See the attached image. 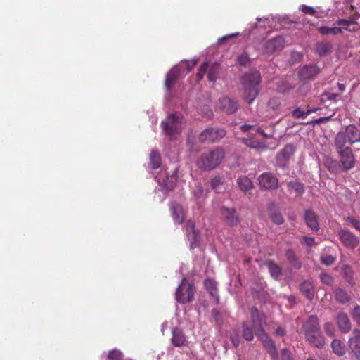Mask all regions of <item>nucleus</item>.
<instances>
[{
  "label": "nucleus",
  "instance_id": "nucleus-1",
  "mask_svg": "<svg viewBox=\"0 0 360 360\" xmlns=\"http://www.w3.org/2000/svg\"><path fill=\"white\" fill-rule=\"evenodd\" d=\"M255 335L261 340L264 348L271 356L273 360H278V353L273 340L269 338L264 329L265 316L257 308L252 307L250 310Z\"/></svg>",
  "mask_w": 360,
  "mask_h": 360
},
{
  "label": "nucleus",
  "instance_id": "nucleus-2",
  "mask_svg": "<svg viewBox=\"0 0 360 360\" xmlns=\"http://www.w3.org/2000/svg\"><path fill=\"white\" fill-rule=\"evenodd\" d=\"M305 340L317 348H322L325 339L321 331L319 319L316 316H309L301 328Z\"/></svg>",
  "mask_w": 360,
  "mask_h": 360
},
{
  "label": "nucleus",
  "instance_id": "nucleus-3",
  "mask_svg": "<svg viewBox=\"0 0 360 360\" xmlns=\"http://www.w3.org/2000/svg\"><path fill=\"white\" fill-rule=\"evenodd\" d=\"M260 83L261 75L257 70H250L243 75L241 84L243 89V99L248 103H252L258 96Z\"/></svg>",
  "mask_w": 360,
  "mask_h": 360
},
{
  "label": "nucleus",
  "instance_id": "nucleus-4",
  "mask_svg": "<svg viewBox=\"0 0 360 360\" xmlns=\"http://www.w3.org/2000/svg\"><path fill=\"white\" fill-rule=\"evenodd\" d=\"M225 155L224 150L216 148L208 152L203 153L196 160L198 167L204 171H210L218 167Z\"/></svg>",
  "mask_w": 360,
  "mask_h": 360
},
{
  "label": "nucleus",
  "instance_id": "nucleus-5",
  "mask_svg": "<svg viewBox=\"0 0 360 360\" xmlns=\"http://www.w3.org/2000/svg\"><path fill=\"white\" fill-rule=\"evenodd\" d=\"M335 146L339 155L341 171L347 172L352 169L355 165V158L350 146L344 145L341 136L338 138V143L335 142Z\"/></svg>",
  "mask_w": 360,
  "mask_h": 360
},
{
  "label": "nucleus",
  "instance_id": "nucleus-6",
  "mask_svg": "<svg viewBox=\"0 0 360 360\" xmlns=\"http://www.w3.org/2000/svg\"><path fill=\"white\" fill-rule=\"evenodd\" d=\"M161 125L165 134L172 139L181 132L184 125L183 117L178 113L171 114L162 121Z\"/></svg>",
  "mask_w": 360,
  "mask_h": 360
},
{
  "label": "nucleus",
  "instance_id": "nucleus-7",
  "mask_svg": "<svg viewBox=\"0 0 360 360\" xmlns=\"http://www.w3.org/2000/svg\"><path fill=\"white\" fill-rule=\"evenodd\" d=\"M195 288L186 278H183L176 292V300L178 302L186 304L194 299Z\"/></svg>",
  "mask_w": 360,
  "mask_h": 360
},
{
  "label": "nucleus",
  "instance_id": "nucleus-8",
  "mask_svg": "<svg viewBox=\"0 0 360 360\" xmlns=\"http://www.w3.org/2000/svg\"><path fill=\"white\" fill-rule=\"evenodd\" d=\"M340 136L344 140V145L345 146L360 142V131L354 125H349L346 127L345 131L338 132L335 138V143H338Z\"/></svg>",
  "mask_w": 360,
  "mask_h": 360
},
{
  "label": "nucleus",
  "instance_id": "nucleus-9",
  "mask_svg": "<svg viewBox=\"0 0 360 360\" xmlns=\"http://www.w3.org/2000/svg\"><path fill=\"white\" fill-rule=\"evenodd\" d=\"M226 135V131L220 128L208 127L202 131L198 137L201 143L218 141Z\"/></svg>",
  "mask_w": 360,
  "mask_h": 360
},
{
  "label": "nucleus",
  "instance_id": "nucleus-10",
  "mask_svg": "<svg viewBox=\"0 0 360 360\" xmlns=\"http://www.w3.org/2000/svg\"><path fill=\"white\" fill-rule=\"evenodd\" d=\"M220 214L224 222L229 226H236L240 222V217L234 207L222 206L220 208Z\"/></svg>",
  "mask_w": 360,
  "mask_h": 360
},
{
  "label": "nucleus",
  "instance_id": "nucleus-11",
  "mask_svg": "<svg viewBox=\"0 0 360 360\" xmlns=\"http://www.w3.org/2000/svg\"><path fill=\"white\" fill-rule=\"evenodd\" d=\"M295 151V149L292 144H286L276 155L277 165L281 168L287 167Z\"/></svg>",
  "mask_w": 360,
  "mask_h": 360
},
{
  "label": "nucleus",
  "instance_id": "nucleus-12",
  "mask_svg": "<svg viewBox=\"0 0 360 360\" xmlns=\"http://www.w3.org/2000/svg\"><path fill=\"white\" fill-rule=\"evenodd\" d=\"M259 185L264 190H276L278 188V180L270 172H264L258 177Z\"/></svg>",
  "mask_w": 360,
  "mask_h": 360
},
{
  "label": "nucleus",
  "instance_id": "nucleus-13",
  "mask_svg": "<svg viewBox=\"0 0 360 360\" xmlns=\"http://www.w3.org/2000/svg\"><path fill=\"white\" fill-rule=\"evenodd\" d=\"M284 38L281 36H277L264 42V50L266 53H273L276 51H281L284 48Z\"/></svg>",
  "mask_w": 360,
  "mask_h": 360
},
{
  "label": "nucleus",
  "instance_id": "nucleus-14",
  "mask_svg": "<svg viewBox=\"0 0 360 360\" xmlns=\"http://www.w3.org/2000/svg\"><path fill=\"white\" fill-rule=\"evenodd\" d=\"M186 236L190 241V247L191 249L196 248L198 245L200 240V232L195 229V224L191 220L186 222Z\"/></svg>",
  "mask_w": 360,
  "mask_h": 360
},
{
  "label": "nucleus",
  "instance_id": "nucleus-15",
  "mask_svg": "<svg viewBox=\"0 0 360 360\" xmlns=\"http://www.w3.org/2000/svg\"><path fill=\"white\" fill-rule=\"evenodd\" d=\"M341 242L349 248H354L359 245V239L350 231L341 229L338 232Z\"/></svg>",
  "mask_w": 360,
  "mask_h": 360
},
{
  "label": "nucleus",
  "instance_id": "nucleus-16",
  "mask_svg": "<svg viewBox=\"0 0 360 360\" xmlns=\"http://www.w3.org/2000/svg\"><path fill=\"white\" fill-rule=\"evenodd\" d=\"M349 347L357 360H360V330L355 328L349 339Z\"/></svg>",
  "mask_w": 360,
  "mask_h": 360
},
{
  "label": "nucleus",
  "instance_id": "nucleus-17",
  "mask_svg": "<svg viewBox=\"0 0 360 360\" xmlns=\"http://www.w3.org/2000/svg\"><path fill=\"white\" fill-rule=\"evenodd\" d=\"M180 74L181 70L178 66H174L167 72L165 82V87L167 91L172 89L179 77Z\"/></svg>",
  "mask_w": 360,
  "mask_h": 360
},
{
  "label": "nucleus",
  "instance_id": "nucleus-18",
  "mask_svg": "<svg viewBox=\"0 0 360 360\" xmlns=\"http://www.w3.org/2000/svg\"><path fill=\"white\" fill-rule=\"evenodd\" d=\"M304 219L306 224L314 231L319 230V224L318 221V216L311 210L304 211Z\"/></svg>",
  "mask_w": 360,
  "mask_h": 360
},
{
  "label": "nucleus",
  "instance_id": "nucleus-19",
  "mask_svg": "<svg viewBox=\"0 0 360 360\" xmlns=\"http://www.w3.org/2000/svg\"><path fill=\"white\" fill-rule=\"evenodd\" d=\"M219 107L227 114H232L238 109V104L236 101L228 97L219 100Z\"/></svg>",
  "mask_w": 360,
  "mask_h": 360
},
{
  "label": "nucleus",
  "instance_id": "nucleus-20",
  "mask_svg": "<svg viewBox=\"0 0 360 360\" xmlns=\"http://www.w3.org/2000/svg\"><path fill=\"white\" fill-rule=\"evenodd\" d=\"M170 210L174 222L181 224L185 219V214L182 206L176 202H173L170 205Z\"/></svg>",
  "mask_w": 360,
  "mask_h": 360
},
{
  "label": "nucleus",
  "instance_id": "nucleus-21",
  "mask_svg": "<svg viewBox=\"0 0 360 360\" xmlns=\"http://www.w3.org/2000/svg\"><path fill=\"white\" fill-rule=\"evenodd\" d=\"M267 210L272 222L281 225L284 222V219L274 202L269 204Z\"/></svg>",
  "mask_w": 360,
  "mask_h": 360
},
{
  "label": "nucleus",
  "instance_id": "nucleus-22",
  "mask_svg": "<svg viewBox=\"0 0 360 360\" xmlns=\"http://www.w3.org/2000/svg\"><path fill=\"white\" fill-rule=\"evenodd\" d=\"M336 319L338 326L341 332L347 333L351 330V322L348 315L346 313H339Z\"/></svg>",
  "mask_w": 360,
  "mask_h": 360
},
{
  "label": "nucleus",
  "instance_id": "nucleus-23",
  "mask_svg": "<svg viewBox=\"0 0 360 360\" xmlns=\"http://www.w3.org/2000/svg\"><path fill=\"white\" fill-rule=\"evenodd\" d=\"M319 72V69L316 65L304 66L299 71V76L302 79H311Z\"/></svg>",
  "mask_w": 360,
  "mask_h": 360
},
{
  "label": "nucleus",
  "instance_id": "nucleus-24",
  "mask_svg": "<svg viewBox=\"0 0 360 360\" xmlns=\"http://www.w3.org/2000/svg\"><path fill=\"white\" fill-rule=\"evenodd\" d=\"M172 343L174 347H181L185 345L186 339L184 333L176 327L172 330Z\"/></svg>",
  "mask_w": 360,
  "mask_h": 360
},
{
  "label": "nucleus",
  "instance_id": "nucleus-25",
  "mask_svg": "<svg viewBox=\"0 0 360 360\" xmlns=\"http://www.w3.org/2000/svg\"><path fill=\"white\" fill-rule=\"evenodd\" d=\"M225 184V176L220 174L214 175L210 181L212 188L218 193L226 189Z\"/></svg>",
  "mask_w": 360,
  "mask_h": 360
},
{
  "label": "nucleus",
  "instance_id": "nucleus-26",
  "mask_svg": "<svg viewBox=\"0 0 360 360\" xmlns=\"http://www.w3.org/2000/svg\"><path fill=\"white\" fill-rule=\"evenodd\" d=\"M242 336L248 342H250L254 338L255 330L252 323V319L250 322L244 321L242 323Z\"/></svg>",
  "mask_w": 360,
  "mask_h": 360
},
{
  "label": "nucleus",
  "instance_id": "nucleus-27",
  "mask_svg": "<svg viewBox=\"0 0 360 360\" xmlns=\"http://www.w3.org/2000/svg\"><path fill=\"white\" fill-rule=\"evenodd\" d=\"M265 264L268 268L271 278L276 281L280 280L282 275L281 267L273 260H267Z\"/></svg>",
  "mask_w": 360,
  "mask_h": 360
},
{
  "label": "nucleus",
  "instance_id": "nucleus-28",
  "mask_svg": "<svg viewBox=\"0 0 360 360\" xmlns=\"http://www.w3.org/2000/svg\"><path fill=\"white\" fill-rule=\"evenodd\" d=\"M206 290L210 292V295L215 300L216 302H219V295L217 282L211 278H207L204 281Z\"/></svg>",
  "mask_w": 360,
  "mask_h": 360
},
{
  "label": "nucleus",
  "instance_id": "nucleus-29",
  "mask_svg": "<svg viewBox=\"0 0 360 360\" xmlns=\"http://www.w3.org/2000/svg\"><path fill=\"white\" fill-rule=\"evenodd\" d=\"M300 290L309 300H311L314 296V288L312 283L307 281H304L300 285Z\"/></svg>",
  "mask_w": 360,
  "mask_h": 360
},
{
  "label": "nucleus",
  "instance_id": "nucleus-30",
  "mask_svg": "<svg viewBox=\"0 0 360 360\" xmlns=\"http://www.w3.org/2000/svg\"><path fill=\"white\" fill-rule=\"evenodd\" d=\"M237 184L239 188L243 192L247 193L249 190L253 188V184L250 179L247 176H240L237 179Z\"/></svg>",
  "mask_w": 360,
  "mask_h": 360
},
{
  "label": "nucleus",
  "instance_id": "nucleus-31",
  "mask_svg": "<svg viewBox=\"0 0 360 360\" xmlns=\"http://www.w3.org/2000/svg\"><path fill=\"white\" fill-rule=\"evenodd\" d=\"M285 257L290 264V265L297 269H299L302 266V263L300 261L299 258L296 255L295 252L292 249H288L285 252Z\"/></svg>",
  "mask_w": 360,
  "mask_h": 360
},
{
  "label": "nucleus",
  "instance_id": "nucleus-32",
  "mask_svg": "<svg viewBox=\"0 0 360 360\" xmlns=\"http://www.w3.org/2000/svg\"><path fill=\"white\" fill-rule=\"evenodd\" d=\"M220 70L219 64L217 63H212L209 68H208V72H207V79L210 82H215L219 73Z\"/></svg>",
  "mask_w": 360,
  "mask_h": 360
},
{
  "label": "nucleus",
  "instance_id": "nucleus-33",
  "mask_svg": "<svg viewBox=\"0 0 360 360\" xmlns=\"http://www.w3.org/2000/svg\"><path fill=\"white\" fill-rule=\"evenodd\" d=\"M332 45L330 43H318L316 45L315 52L319 56H324L331 52Z\"/></svg>",
  "mask_w": 360,
  "mask_h": 360
},
{
  "label": "nucleus",
  "instance_id": "nucleus-34",
  "mask_svg": "<svg viewBox=\"0 0 360 360\" xmlns=\"http://www.w3.org/2000/svg\"><path fill=\"white\" fill-rule=\"evenodd\" d=\"M331 347L333 352L339 356H342L345 354V345L338 339L332 341Z\"/></svg>",
  "mask_w": 360,
  "mask_h": 360
},
{
  "label": "nucleus",
  "instance_id": "nucleus-35",
  "mask_svg": "<svg viewBox=\"0 0 360 360\" xmlns=\"http://www.w3.org/2000/svg\"><path fill=\"white\" fill-rule=\"evenodd\" d=\"M335 298L336 301L341 304L347 303L351 297L348 293L342 288H338L335 291Z\"/></svg>",
  "mask_w": 360,
  "mask_h": 360
},
{
  "label": "nucleus",
  "instance_id": "nucleus-36",
  "mask_svg": "<svg viewBox=\"0 0 360 360\" xmlns=\"http://www.w3.org/2000/svg\"><path fill=\"white\" fill-rule=\"evenodd\" d=\"M317 110V108L307 109V110H302L300 108H295L292 112L291 115L293 118H305L312 112Z\"/></svg>",
  "mask_w": 360,
  "mask_h": 360
},
{
  "label": "nucleus",
  "instance_id": "nucleus-37",
  "mask_svg": "<svg viewBox=\"0 0 360 360\" xmlns=\"http://www.w3.org/2000/svg\"><path fill=\"white\" fill-rule=\"evenodd\" d=\"M161 158L158 152L153 150L150 155V166L152 169H155L160 167Z\"/></svg>",
  "mask_w": 360,
  "mask_h": 360
},
{
  "label": "nucleus",
  "instance_id": "nucleus-38",
  "mask_svg": "<svg viewBox=\"0 0 360 360\" xmlns=\"http://www.w3.org/2000/svg\"><path fill=\"white\" fill-rule=\"evenodd\" d=\"M319 31L322 35H338L342 33V28L338 27H329L326 26H322L319 28Z\"/></svg>",
  "mask_w": 360,
  "mask_h": 360
},
{
  "label": "nucleus",
  "instance_id": "nucleus-39",
  "mask_svg": "<svg viewBox=\"0 0 360 360\" xmlns=\"http://www.w3.org/2000/svg\"><path fill=\"white\" fill-rule=\"evenodd\" d=\"M342 273L345 278L350 284L353 283V270L352 268L349 265H344L342 268Z\"/></svg>",
  "mask_w": 360,
  "mask_h": 360
},
{
  "label": "nucleus",
  "instance_id": "nucleus-40",
  "mask_svg": "<svg viewBox=\"0 0 360 360\" xmlns=\"http://www.w3.org/2000/svg\"><path fill=\"white\" fill-rule=\"evenodd\" d=\"M288 186L290 189L294 190L298 195H302L304 193V185L299 181H290Z\"/></svg>",
  "mask_w": 360,
  "mask_h": 360
},
{
  "label": "nucleus",
  "instance_id": "nucleus-41",
  "mask_svg": "<svg viewBox=\"0 0 360 360\" xmlns=\"http://www.w3.org/2000/svg\"><path fill=\"white\" fill-rule=\"evenodd\" d=\"M245 145L255 149H266L267 147L264 143L255 140L246 139L244 141Z\"/></svg>",
  "mask_w": 360,
  "mask_h": 360
},
{
  "label": "nucleus",
  "instance_id": "nucleus-42",
  "mask_svg": "<svg viewBox=\"0 0 360 360\" xmlns=\"http://www.w3.org/2000/svg\"><path fill=\"white\" fill-rule=\"evenodd\" d=\"M209 64L208 62H204L198 69V72L196 74V79L198 82H200L202 79L205 74L208 70Z\"/></svg>",
  "mask_w": 360,
  "mask_h": 360
},
{
  "label": "nucleus",
  "instance_id": "nucleus-43",
  "mask_svg": "<svg viewBox=\"0 0 360 360\" xmlns=\"http://www.w3.org/2000/svg\"><path fill=\"white\" fill-rule=\"evenodd\" d=\"M302 12H303L305 14H309L311 15H314L316 18H320L321 15H316L317 12L311 6H306V5H302L300 8Z\"/></svg>",
  "mask_w": 360,
  "mask_h": 360
},
{
  "label": "nucleus",
  "instance_id": "nucleus-44",
  "mask_svg": "<svg viewBox=\"0 0 360 360\" xmlns=\"http://www.w3.org/2000/svg\"><path fill=\"white\" fill-rule=\"evenodd\" d=\"M351 316L356 323L357 325L360 326V306L356 305L352 311H351Z\"/></svg>",
  "mask_w": 360,
  "mask_h": 360
},
{
  "label": "nucleus",
  "instance_id": "nucleus-45",
  "mask_svg": "<svg viewBox=\"0 0 360 360\" xmlns=\"http://www.w3.org/2000/svg\"><path fill=\"white\" fill-rule=\"evenodd\" d=\"M281 106V101L277 98H272L268 102L269 108L274 111L278 110Z\"/></svg>",
  "mask_w": 360,
  "mask_h": 360
},
{
  "label": "nucleus",
  "instance_id": "nucleus-46",
  "mask_svg": "<svg viewBox=\"0 0 360 360\" xmlns=\"http://www.w3.org/2000/svg\"><path fill=\"white\" fill-rule=\"evenodd\" d=\"M250 62V58L246 53H243L237 57V63L245 66Z\"/></svg>",
  "mask_w": 360,
  "mask_h": 360
},
{
  "label": "nucleus",
  "instance_id": "nucleus-47",
  "mask_svg": "<svg viewBox=\"0 0 360 360\" xmlns=\"http://www.w3.org/2000/svg\"><path fill=\"white\" fill-rule=\"evenodd\" d=\"M338 25L340 26L339 27H341L342 30V29H345V30H351L349 29V26L351 25H353L354 24V22L352 21V20H346V19H340L339 20L338 22H337Z\"/></svg>",
  "mask_w": 360,
  "mask_h": 360
},
{
  "label": "nucleus",
  "instance_id": "nucleus-48",
  "mask_svg": "<svg viewBox=\"0 0 360 360\" xmlns=\"http://www.w3.org/2000/svg\"><path fill=\"white\" fill-rule=\"evenodd\" d=\"M320 278L321 282L327 285H332L333 283V278L329 274H322Z\"/></svg>",
  "mask_w": 360,
  "mask_h": 360
},
{
  "label": "nucleus",
  "instance_id": "nucleus-49",
  "mask_svg": "<svg viewBox=\"0 0 360 360\" xmlns=\"http://www.w3.org/2000/svg\"><path fill=\"white\" fill-rule=\"evenodd\" d=\"M109 360H122V354L120 352L114 350L108 354Z\"/></svg>",
  "mask_w": 360,
  "mask_h": 360
},
{
  "label": "nucleus",
  "instance_id": "nucleus-50",
  "mask_svg": "<svg viewBox=\"0 0 360 360\" xmlns=\"http://www.w3.org/2000/svg\"><path fill=\"white\" fill-rule=\"evenodd\" d=\"M321 261L323 264L327 266H330L335 262V257L332 255H322L321 257Z\"/></svg>",
  "mask_w": 360,
  "mask_h": 360
},
{
  "label": "nucleus",
  "instance_id": "nucleus-51",
  "mask_svg": "<svg viewBox=\"0 0 360 360\" xmlns=\"http://www.w3.org/2000/svg\"><path fill=\"white\" fill-rule=\"evenodd\" d=\"M293 89L294 86L287 82H282L281 84L278 86V91L282 93H288Z\"/></svg>",
  "mask_w": 360,
  "mask_h": 360
},
{
  "label": "nucleus",
  "instance_id": "nucleus-52",
  "mask_svg": "<svg viewBox=\"0 0 360 360\" xmlns=\"http://www.w3.org/2000/svg\"><path fill=\"white\" fill-rule=\"evenodd\" d=\"M347 221L354 228H355L357 231H360V221L352 217H348L347 219Z\"/></svg>",
  "mask_w": 360,
  "mask_h": 360
},
{
  "label": "nucleus",
  "instance_id": "nucleus-53",
  "mask_svg": "<svg viewBox=\"0 0 360 360\" xmlns=\"http://www.w3.org/2000/svg\"><path fill=\"white\" fill-rule=\"evenodd\" d=\"M230 339H231L232 344L234 345V347H237L239 346L240 340L239 335L236 331H234L231 333Z\"/></svg>",
  "mask_w": 360,
  "mask_h": 360
},
{
  "label": "nucleus",
  "instance_id": "nucleus-54",
  "mask_svg": "<svg viewBox=\"0 0 360 360\" xmlns=\"http://www.w3.org/2000/svg\"><path fill=\"white\" fill-rule=\"evenodd\" d=\"M324 330L326 334L329 336H333L334 335V326L330 322H326L324 324Z\"/></svg>",
  "mask_w": 360,
  "mask_h": 360
},
{
  "label": "nucleus",
  "instance_id": "nucleus-55",
  "mask_svg": "<svg viewBox=\"0 0 360 360\" xmlns=\"http://www.w3.org/2000/svg\"><path fill=\"white\" fill-rule=\"evenodd\" d=\"M204 190L200 185H198L193 191V193L197 200L202 198Z\"/></svg>",
  "mask_w": 360,
  "mask_h": 360
},
{
  "label": "nucleus",
  "instance_id": "nucleus-56",
  "mask_svg": "<svg viewBox=\"0 0 360 360\" xmlns=\"http://www.w3.org/2000/svg\"><path fill=\"white\" fill-rule=\"evenodd\" d=\"M281 360H292L290 356V352L288 349H282Z\"/></svg>",
  "mask_w": 360,
  "mask_h": 360
},
{
  "label": "nucleus",
  "instance_id": "nucleus-57",
  "mask_svg": "<svg viewBox=\"0 0 360 360\" xmlns=\"http://www.w3.org/2000/svg\"><path fill=\"white\" fill-rule=\"evenodd\" d=\"M238 35H239V33L237 32V33L231 34H229V35H226V36H224L223 37L219 39L218 42L219 44L223 43L224 41H226L228 39L233 38V37H237Z\"/></svg>",
  "mask_w": 360,
  "mask_h": 360
},
{
  "label": "nucleus",
  "instance_id": "nucleus-58",
  "mask_svg": "<svg viewBox=\"0 0 360 360\" xmlns=\"http://www.w3.org/2000/svg\"><path fill=\"white\" fill-rule=\"evenodd\" d=\"M303 240L309 246H312L315 243V239L313 237L304 236Z\"/></svg>",
  "mask_w": 360,
  "mask_h": 360
},
{
  "label": "nucleus",
  "instance_id": "nucleus-59",
  "mask_svg": "<svg viewBox=\"0 0 360 360\" xmlns=\"http://www.w3.org/2000/svg\"><path fill=\"white\" fill-rule=\"evenodd\" d=\"M257 132L258 134H259L260 135H262L264 138H272L273 137V134L265 133L264 131L261 127H258L257 129Z\"/></svg>",
  "mask_w": 360,
  "mask_h": 360
},
{
  "label": "nucleus",
  "instance_id": "nucleus-60",
  "mask_svg": "<svg viewBox=\"0 0 360 360\" xmlns=\"http://www.w3.org/2000/svg\"><path fill=\"white\" fill-rule=\"evenodd\" d=\"M330 118V117H320L319 119H316L315 120L314 122H313V124H320L321 123H323V122H326V121L329 120Z\"/></svg>",
  "mask_w": 360,
  "mask_h": 360
},
{
  "label": "nucleus",
  "instance_id": "nucleus-61",
  "mask_svg": "<svg viewBox=\"0 0 360 360\" xmlns=\"http://www.w3.org/2000/svg\"><path fill=\"white\" fill-rule=\"evenodd\" d=\"M197 64V60L186 61L188 71H191Z\"/></svg>",
  "mask_w": 360,
  "mask_h": 360
},
{
  "label": "nucleus",
  "instance_id": "nucleus-62",
  "mask_svg": "<svg viewBox=\"0 0 360 360\" xmlns=\"http://www.w3.org/2000/svg\"><path fill=\"white\" fill-rule=\"evenodd\" d=\"M328 169L330 171L338 172L337 162L335 161L331 162L330 165L328 166Z\"/></svg>",
  "mask_w": 360,
  "mask_h": 360
},
{
  "label": "nucleus",
  "instance_id": "nucleus-63",
  "mask_svg": "<svg viewBox=\"0 0 360 360\" xmlns=\"http://www.w3.org/2000/svg\"><path fill=\"white\" fill-rule=\"evenodd\" d=\"M254 127L253 125H250V124H244V125H242L240 127V129L243 132H247L250 129H252Z\"/></svg>",
  "mask_w": 360,
  "mask_h": 360
},
{
  "label": "nucleus",
  "instance_id": "nucleus-64",
  "mask_svg": "<svg viewBox=\"0 0 360 360\" xmlns=\"http://www.w3.org/2000/svg\"><path fill=\"white\" fill-rule=\"evenodd\" d=\"M276 334L279 336H283L285 335V330L281 327H278L276 330Z\"/></svg>",
  "mask_w": 360,
  "mask_h": 360
}]
</instances>
